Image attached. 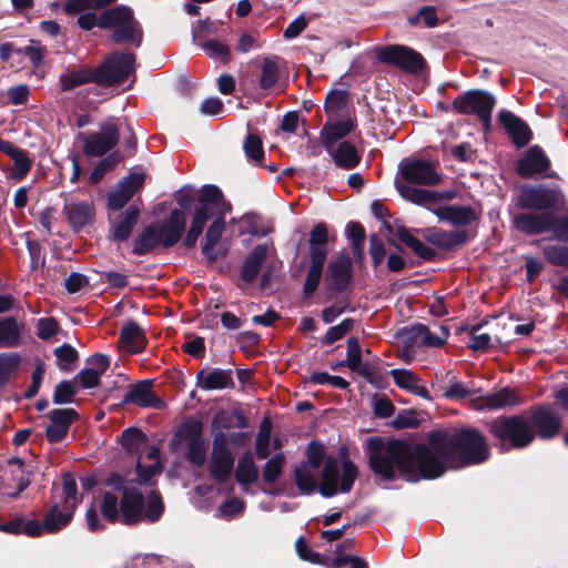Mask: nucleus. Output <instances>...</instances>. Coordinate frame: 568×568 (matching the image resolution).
<instances>
[{
    "label": "nucleus",
    "instance_id": "obj_49",
    "mask_svg": "<svg viewBox=\"0 0 568 568\" xmlns=\"http://www.w3.org/2000/svg\"><path fill=\"white\" fill-rule=\"evenodd\" d=\"M355 320L352 317L344 318L338 325L332 326L321 338L323 345H332L344 338L346 334L353 331Z\"/></svg>",
    "mask_w": 568,
    "mask_h": 568
},
{
    "label": "nucleus",
    "instance_id": "obj_1",
    "mask_svg": "<svg viewBox=\"0 0 568 568\" xmlns=\"http://www.w3.org/2000/svg\"><path fill=\"white\" fill-rule=\"evenodd\" d=\"M371 470L385 481L396 479V469L408 483L433 480L447 469H462L486 463L490 447L486 436L468 426L449 433L436 429L427 434V443L410 444L404 439L369 437L364 445Z\"/></svg>",
    "mask_w": 568,
    "mask_h": 568
},
{
    "label": "nucleus",
    "instance_id": "obj_9",
    "mask_svg": "<svg viewBox=\"0 0 568 568\" xmlns=\"http://www.w3.org/2000/svg\"><path fill=\"white\" fill-rule=\"evenodd\" d=\"M376 57L379 62L396 67L410 74H419L426 68L424 57L413 48L392 44L381 48Z\"/></svg>",
    "mask_w": 568,
    "mask_h": 568
},
{
    "label": "nucleus",
    "instance_id": "obj_21",
    "mask_svg": "<svg viewBox=\"0 0 568 568\" xmlns=\"http://www.w3.org/2000/svg\"><path fill=\"white\" fill-rule=\"evenodd\" d=\"M498 122L517 149L528 145L534 138V133L527 122L509 110L503 109L499 111Z\"/></svg>",
    "mask_w": 568,
    "mask_h": 568
},
{
    "label": "nucleus",
    "instance_id": "obj_63",
    "mask_svg": "<svg viewBox=\"0 0 568 568\" xmlns=\"http://www.w3.org/2000/svg\"><path fill=\"white\" fill-rule=\"evenodd\" d=\"M419 425L420 422L415 409H402L392 420V426L395 429L417 428Z\"/></svg>",
    "mask_w": 568,
    "mask_h": 568
},
{
    "label": "nucleus",
    "instance_id": "obj_6",
    "mask_svg": "<svg viewBox=\"0 0 568 568\" xmlns=\"http://www.w3.org/2000/svg\"><path fill=\"white\" fill-rule=\"evenodd\" d=\"M100 28L113 29L111 39L115 43H134L141 45L143 31L140 22L134 18L133 10L119 4L104 10L100 14Z\"/></svg>",
    "mask_w": 568,
    "mask_h": 568
},
{
    "label": "nucleus",
    "instance_id": "obj_38",
    "mask_svg": "<svg viewBox=\"0 0 568 568\" xmlns=\"http://www.w3.org/2000/svg\"><path fill=\"white\" fill-rule=\"evenodd\" d=\"M149 438L140 428L131 426L125 428L118 438V443L128 455L141 457L142 448L148 444Z\"/></svg>",
    "mask_w": 568,
    "mask_h": 568
},
{
    "label": "nucleus",
    "instance_id": "obj_14",
    "mask_svg": "<svg viewBox=\"0 0 568 568\" xmlns=\"http://www.w3.org/2000/svg\"><path fill=\"white\" fill-rule=\"evenodd\" d=\"M551 168V162L544 149L534 144L526 150L524 155L516 163V173L524 178L530 179L536 175H546L548 178H556V173H547Z\"/></svg>",
    "mask_w": 568,
    "mask_h": 568
},
{
    "label": "nucleus",
    "instance_id": "obj_31",
    "mask_svg": "<svg viewBox=\"0 0 568 568\" xmlns=\"http://www.w3.org/2000/svg\"><path fill=\"white\" fill-rule=\"evenodd\" d=\"M267 256V245L266 244H257L252 251L246 255L242 267H241V278L245 283H253L262 268V265Z\"/></svg>",
    "mask_w": 568,
    "mask_h": 568
},
{
    "label": "nucleus",
    "instance_id": "obj_34",
    "mask_svg": "<svg viewBox=\"0 0 568 568\" xmlns=\"http://www.w3.org/2000/svg\"><path fill=\"white\" fill-rule=\"evenodd\" d=\"M339 469L336 459L328 456L321 473L320 494L325 498L335 496L338 490Z\"/></svg>",
    "mask_w": 568,
    "mask_h": 568
},
{
    "label": "nucleus",
    "instance_id": "obj_47",
    "mask_svg": "<svg viewBox=\"0 0 568 568\" xmlns=\"http://www.w3.org/2000/svg\"><path fill=\"white\" fill-rule=\"evenodd\" d=\"M122 160L123 155L119 151H113L104 155L90 173L91 183H99L105 173L113 170Z\"/></svg>",
    "mask_w": 568,
    "mask_h": 568
},
{
    "label": "nucleus",
    "instance_id": "obj_12",
    "mask_svg": "<svg viewBox=\"0 0 568 568\" xmlns=\"http://www.w3.org/2000/svg\"><path fill=\"white\" fill-rule=\"evenodd\" d=\"M528 422L535 432V438L544 440L555 438L562 427V417L548 405L532 407Z\"/></svg>",
    "mask_w": 568,
    "mask_h": 568
},
{
    "label": "nucleus",
    "instance_id": "obj_5",
    "mask_svg": "<svg viewBox=\"0 0 568 568\" xmlns=\"http://www.w3.org/2000/svg\"><path fill=\"white\" fill-rule=\"evenodd\" d=\"M568 200L558 184H524L519 189L515 205L523 211L549 212L565 209Z\"/></svg>",
    "mask_w": 568,
    "mask_h": 568
},
{
    "label": "nucleus",
    "instance_id": "obj_36",
    "mask_svg": "<svg viewBox=\"0 0 568 568\" xmlns=\"http://www.w3.org/2000/svg\"><path fill=\"white\" fill-rule=\"evenodd\" d=\"M355 129V123L351 119L337 121L333 124H325L321 131L322 144L326 151H331V148L335 143L348 135Z\"/></svg>",
    "mask_w": 568,
    "mask_h": 568
},
{
    "label": "nucleus",
    "instance_id": "obj_17",
    "mask_svg": "<svg viewBox=\"0 0 568 568\" xmlns=\"http://www.w3.org/2000/svg\"><path fill=\"white\" fill-rule=\"evenodd\" d=\"M142 205V201H135L111 221L108 235L111 242L123 243L131 237L140 221Z\"/></svg>",
    "mask_w": 568,
    "mask_h": 568
},
{
    "label": "nucleus",
    "instance_id": "obj_10",
    "mask_svg": "<svg viewBox=\"0 0 568 568\" xmlns=\"http://www.w3.org/2000/svg\"><path fill=\"white\" fill-rule=\"evenodd\" d=\"M437 162L424 159H403L399 163V172L407 183L414 185L433 186L443 181L437 171Z\"/></svg>",
    "mask_w": 568,
    "mask_h": 568
},
{
    "label": "nucleus",
    "instance_id": "obj_43",
    "mask_svg": "<svg viewBox=\"0 0 568 568\" xmlns=\"http://www.w3.org/2000/svg\"><path fill=\"white\" fill-rule=\"evenodd\" d=\"M325 262L326 260L321 258L318 254H315L314 258H311V265L303 286L304 298H311L317 290L322 280Z\"/></svg>",
    "mask_w": 568,
    "mask_h": 568
},
{
    "label": "nucleus",
    "instance_id": "obj_57",
    "mask_svg": "<svg viewBox=\"0 0 568 568\" xmlns=\"http://www.w3.org/2000/svg\"><path fill=\"white\" fill-rule=\"evenodd\" d=\"M542 254L549 264L568 268V245H547Z\"/></svg>",
    "mask_w": 568,
    "mask_h": 568
},
{
    "label": "nucleus",
    "instance_id": "obj_2",
    "mask_svg": "<svg viewBox=\"0 0 568 568\" xmlns=\"http://www.w3.org/2000/svg\"><path fill=\"white\" fill-rule=\"evenodd\" d=\"M101 514L110 524L120 523L124 526H136L141 523L154 524L164 513V504L160 495L153 494L145 499L138 487L125 489L119 500L113 493L102 495Z\"/></svg>",
    "mask_w": 568,
    "mask_h": 568
},
{
    "label": "nucleus",
    "instance_id": "obj_24",
    "mask_svg": "<svg viewBox=\"0 0 568 568\" xmlns=\"http://www.w3.org/2000/svg\"><path fill=\"white\" fill-rule=\"evenodd\" d=\"M196 386L203 390L233 389V369L202 368L196 373Z\"/></svg>",
    "mask_w": 568,
    "mask_h": 568
},
{
    "label": "nucleus",
    "instance_id": "obj_37",
    "mask_svg": "<svg viewBox=\"0 0 568 568\" xmlns=\"http://www.w3.org/2000/svg\"><path fill=\"white\" fill-rule=\"evenodd\" d=\"M204 439L203 423L200 419L189 418L182 423L178 430L174 433L170 440V446H174L182 442H186L187 445H191Z\"/></svg>",
    "mask_w": 568,
    "mask_h": 568
},
{
    "label": "nucleus",
    "instance_id": "obj_59",
    "mask_svg": "<svg viewBox=\"0 0 568 568\" xmlns=\"http://www.w3.org/2000/svg\"><path fill=\"white\" fill-rule=\"evenodd\" d=\"M13 166L11 169V178L14 180H22L30 172L32 162L28 156L26 150H20L14 156L11 158Z\"/></svg>",
    "mask_w": 568,
    "mask_h": 568
},
{
    "label": "nucleus",
    "instance_id": "obj_20",
    "mask_svg": "<svg viewBox=\"0 0 568 568\" xmlns=\"http://www.w3.org/2000/svg\"><path fill=\"white\" fill-rule=\"evenodd\" d=\"M422 234L427 243L447 252L464 246L476 235L464 229L454 231L426 229Z\"/></svg>",
    "mask_w": 568,
    "mask_h": 568
},
{
    "label": "nucleus",
    "instance_id": "obj_48",
    "mask_svg": "<svg viewBox=\"0 0 568 568\" xmlns=\"http://www.w3.org/2000/svg\"><path fill=\"white\" fill-rule=\"evenodd\" d=\"M243 150L248 161L256 165H262L264 159L263 141L256 133H247L243 143Z\"/></svg>",
    "mask_w": 568,
    "mask_h": 568
},
{
    "label": "nucleus",
    "instance_id": "obj_42",
    "mask_svg": "<svg viewBox=\"0 0 568 568\" xmlns=\"http://www.w3.org/2000/svg\"><path fill=\"white\" fill-rule=\"evenodd\" d=\"M310 258L318 254L321 258H327L328 230L325 223H317L310 232Z\"/></svg>",
    "mask_w": 568,
    "mask_h": 568
},
{
    "label": "nucleus",
    "instance_id": "obj_18",
    "mask_svg": "<svg viewBox=\"0 0 568 568\" xmlns=\"http://www.w3.org/2000/svg\"><path fill=\"white\" fill-rule=\"evenodd\" d=\"M45 416L50 420L45 428V438L50 444L62 442L71 425L80 419V415L74 408H54Z\"/></svg>",
    "mask_w": 568,
    "mask_h": 568
},
{
    "label": "nucleus",
    "instance_id": "obj_25",
    "mask_svg": "<svg viewBox=\"0 0 568 568\" xmlns=\"http://www.w3.org/2000/svg\"><path fill=\"white\" fill-rule=\"evenodd\" d=\"M433 212L440 221L448 222L456 227L470 225L480 219V212L473 206L445 205Z\"/></svg>",
    "mask_w": 568,
    "mask_h": 568
},
{
    "label": "nucleus",
    "instance_id": "obj_46",
    "mask_svg": "<svg viewBox=\"0 0 568 568\" xmlns=\"http://www.w3.org/2000/svg\"><path fill=\"white\" fill-rule=\"evenodd\" d=\"M62 505L63 509H77L82 501V497L78 496V486L74 476L71 473L62 475Z\"/></svg>",
    "mask_w": 568,
    "mask_h": 568
},
{
    "label": "nucleus",
    "instance_id": "obj_27",
    "mask_svg": "<svg viewBox=\"0 0 568 568\" xmlns=\"http://www.w3.org/2000/svg\"><path fill=\"white\" fill-rule=\"evenodd\" d=\"M225 232V216L219 214L207 226L202 241L201 251L210 263H215L220 253L215 248Z\"/></svg>",
    "mask_w": 568,
    "mask_h": 568
},
{
    "label": "nucleus",
    "instance_id": "obj_41",
    "mask_svg": "<svg viewBox=\"0 0 568 568\" xmlns=\"http://www.w3.org/2000/svg\"><path fill=\"white\" fill-rule=\"evenodd\" d=\"M22 327L13 316L0 318V347L13 348L20 345Z\"/></svg>",
    "mask_w": 568,
    "mask_h": 568
},
{
    "label": "nucleus",
    "instance_id": "obj_64",
    "mask_svg": "<svg viewBox=\"0 0 568 568\" xmlns=\"http://www.w3.org/2000/svg\"><path fill=\"white\" fill-rule=\"evenodd\" d=\"M144 179L145 175L143 173H130L118 183V187H120L129 196L133 197L135 193L143 186Z\"/></svg>",
    "mask_w": 568,
    "mask_h": 568
},
{
    "label": "nucleus",
    "instance_id": "obj_45",
    "mask_svg": "<svg viewBox=\"0 0 568 568\" xmlns=\"http://www.w3.org/2000/svg\"><path fill=\"white\" fill-rule=\"evenodd\" d=\"M220 417H223V413L216 414L212 420L213 426V439L211 453H232L230 449V437L223 429H227L230 426L227 423L220 424Z\"/></svg>",
    "mask_w": 568,
    "mask_h": 568
},
{
    "label": "nucleus",
    "instance_id": "obj_62",
    "mask_svg": "<svg viewBox=\"0 0 568 568\" xmlns=\"http://www.w3.org/2000/svg\"><path fill=\"white\" fill-rule=\"evenodd\" d=\"M348 93L344 90H332L327 93L324 110L326 113H336L343 110L347 103Z\"/></svg>",
    "mask_w": 568,
    "mask_h": 568
},
{
    "label": "nucleus",
    "instance_id": "obj_58",
    "mask_svg": "<svg viewBox=\"0 0 568 568\" xmlns=\"http://www.w3.org/2000/svg\"><path fill=\"white\" fill-rule=\"evenodd\" d=\"M424 332L425 325L422 323H416L408 327L400 328L396 336L402 339L405 348H413L416 344L422 343V336Z\"/></svg>",
    "mask_w": 568,
    "mask_h": 568
},
{
    "label": "nucleus",
    "instance_id": "obj_32",
    "mask_svg": "<svg viewBox=\"0 0 568 568\" xmlns=\"http://www.w3.org/2000/svg\"><path fill=\"white\" fill-rule=\"evenodd\" d=\"M333 159L334 164L343 170H353L362 161V154L349 141L341 142L337 148H331L327 151Z\"/></svg>",
    "mask_w": 568,
    "mask_h": 568
},
{
    "label": "nucleus",
    "instance_id": "obj_52",
    "mask_svg": "<svg viewBox=\"0 0 568 568\" xmlns=\"http://www.w3.org/2000/svg\"><path fill=\"white\" fill-rule=\"evenodd\" d=\"M285 456L283 453L273 455L263 467V480L267 484L275 483L283 473Z\"/></svg>",
    "mask_w": 568,
    "mask_h": 568
},
{
    "label": "nucleus",
    "instance_id": "obj_39",
    "mask_svg": "<svg viewBox=\"0 0 568 568\" xmlns=\"http://www.w3.org/2000/svg\"><path fill=\"white\" fill-rule=\"evenodd\" d=\"M260 476L258 468L254 462L251 452H245L239 459L235 467V479L243 486H250L257 481Z\"/></svg>",
    "mask_w": 568,
    "mask_h": 568
},
{
    "label": "nucleus",
    "instance_id": "obj_4",
    "mask_svg": "<svg viewBox=\"0 0 568 568\" xmlns=\"http://www.w3.org/2000/svg\"><path fill=\"white\" fill-rule=\"evenodd\" d=\"M485 428L500 452L521 450L535 440V432L523 415H499L485 422Z\"/></svg>",
    "mask_w": 568,
    "mask_h": 568
},
{
    "label": "nucleus",
    "instance_id": "obj_26",
    "mask_svg": "<svg viewBox=\"0 0 568 568\" xmlns=\"http://www.w3.org/2000/svg\"><path fill=\"white\" fill-rule=\"evenodd\" d=\"M63 212L74 232L82 231L94 222L95 213L92 203L87 201H73L65 203Z\"/></svg>",
    "mask_w": 568,
    "mask_h": 568
},
{
    "label": "nucleus",
    "instance_id": "obj_44",
    "mask_svg": "<svg viewBox=\"0 0 568 568\" xmlns=\"http://www.w3.org/2000/svg\"><path fill=\"white\" fill-rule=\"evenodd\" d=\"M293 477L301 495L310 496L318 489L320 485H317L316 478L306 463H302L294 468Z\"/></svg>",
    "mask_w": 568,
    "mask_h": 568
},
{
    "label": "nucleus",
    "instance_id": "obj_33",
    "mask_svg": "<svg viewBox=\"0 0 568 568\" xmlns=\"http://www.w3.org/2000/svg\"><path fill=\"white\" fill-rule=\"evenodd\" d=\"M120 342L130 347L131 353L139 354L148 345V338L143 328L132 320L126 321L120 331Z\"/></svg>",
    "mask_w": 568,
    "mask_h": 568
},
{
    "label": "nucleus",
    "instance_id": "obj_53",
    "mask_svg": "<svg viewBox=\"0 0 568 568\" xmlns=\"http://www.w3.org/2000/svg\"><path fill=\"white\" fill-rule=\"evenodd\" d=\"M222 199L223 193L219 186L213 184H205L200 191L197 199L199 205L196 207H204L214 211V207L219 205Z\"/></svg>",
    "mask_w": 568,
    "mask_h": 568
},
{
    "label": "nucleus",
    "instance_id": "obj_29",
    "mask_svg": "<svg viewBox=\"0 0 568 568\" xmlns=\"http://www.w3.org/2000/svg\"><path fill=\"white\" fill-rule=\"evenodd\" d=\"M233 453H211L207 469L212 479L220 485L225 484L234 470Z\"/></svg>",
    "mask_w": 568,
    "mask_h": 568
},
{
    "label": "nucleus",
    "instance_id": "obj_55",
    "mask_svg": "<svg viewBox=\"0 0 568 568\" xmlns=\"http://www.w3.org/2000/svg\"><path fill=\"white\" fill-rule=\"evenodd\" d=\"M199 44L210 58L219 59L223 63H227L231 60L230 48L215 39L201 41Z\"/></svg>",
    "mask_w": 568,
    "mask_h": 568
},
{
    "label": "nucleus",
    "instance_id": "obj_51",
    "mask_svg": "<svg viewBox=\"0 0 568 568\" xmlns=\"http://www.w3.org/2000/svg\"><path fill=\"white\" fill-rule=\"evenodd\" d=\"M78 388L72 381L63 379L54 387L52 402L55 405H65L74 402Z\"/></svg>",
    "mask_w": 568,
    "mask_h": 568
},
{
    "label": "nucleus",
    "instance_id": "obj_7",
    "mask_svg": "<svg viewBox=\"0 0 568 568\" xmlns=\"http://www.w3.org/2000/svg\"><path fill=\"white\" fill-rule=\"evenodd\" d=\"M134 53L115 51L100 64L92 67L94 84L102 88L120 85L134 72Z\"/></svg>",
    "mask_w": 568,
    "mask_h": 568
},
{
    "label": "nucleus",
    "instance_id": "obj_28",
    "mask_svg": "<svg viewBox=\"0 0 568 568\" xmlns=\"http://www.w3.org/2000/svg\"><path fill=\"white\" fill-rule=\"evenodd\" d=\"M94 83L92 67L80 64L68 68L67 71L59 77L58 91L60 93L69 92L78 87Z\"/></svg>",
    "mask_w": 568,
    "mask_h": 568
},
{
    "label": "nucleus",
    "instance_id": "obj_22",
    "mask_svg": "<svg viewBox=\"0 0 568 568\" xmlns=\"http://www.w3.org/2000/svg\"><path fill=\"white\" fill-rule=\"evenodd\" d=\"M549 212L527 211L513 219V226L526 236H536L549 232Z\"/></svg>",
    "mask_w": 568,
    "mask_h": 568
},
{
    "label": "nucleus",
    "instance_id": "obj_19",
    "mask_svg": "<svg viewBox=\"0 0 568 568\" xmlns=\"http://www.w3.org/2000/svg\"><path fill=\"white\" fill-rule=\"evenodd\" d=\"M280 80V67L275 58H264L254 74L240 80L241 87L270 91Z\"/></svg>",
    "mask_w": 568,
    "mask_h": 568
},
{
    "label": "nucleus",
    "instance_id": "obj_56",
    "mask_svg": "<svg viewBox=\"0 0 568 568\" xmlns=\"http://www.w3.org/2000/svg\"><path fill=\"white\" fill-rule=\"evenodd\" d=\"M549 232L552 237L561 243H568V209L565 214L556 216L549 212Z\"/></svg>",
    "mask_w": 568,
    "mask_h": 568
},
{
    "label": "nucleus",
    "instance_id": "obj_3",
    "mask_svg": "<svg viewBox=\"0 0 568 568\" xmlns=\"http://www.w3.org/2000/svg\"><path fill=\"white\" fill-rule=\"evenodd\" d=\"M186 213L172 209L169 215L160 223L153 222L146 225L132 243V254L136 256L148 255L162 245L171 248L178 244L185 232Z\"/></svg>",
    "mask_w": 568,
    "mask_h": 568
},
{
    "label": "nucleus",
    "instance_id": "obj_50",
    "mask_svg": "<svg viewBox=\"0 0 568 568\" xmlns=\"http://www.w3.org/2000/svg\"><path fill=\"white\" fill-rule=\"evenodd\" d=\"M396 190L403 199L416 205H426L429 203L430 190L419 189L402 183H396Z\"/></svg>",
    "mask_w": 568,
    "mask_h": 568
},
{
    "label": "nucleus",
    "instance_id": "obj_60",
    "mask_svg": "<svg viewBox=\"0 0 568 568\" xmlns=\"http://www.w3.org/2000/svg\"><path fill=\"white\" fill-rule=\"evenodd\" d=\"M207 446L205 439L187 445L185 458L194 467L201 468L206 462Z\"/></svg>",
    "mask_w": 568,
    "mask_h": 568
},
{
    "label": "nucleus",
    "instance_id": "obj_16",
    "mask_svg": "<svg viewBox=\"0 0 568 568\" xmlns=\"http://www.w3.org/2000/svg\"><path fill=\"white\" fill-rule=\"evenodd\" d=\"M354 280V267L347 254L338 255L327 266L326 291L329 293L345 292Z\"/></svg>",
    "mask_w": 568,
    "mask_h": 568
},
{
    "label": "nucleus",
    "instance_id": "obj_23",
    "mask_svg": "<svg viewBox=\"0 0 568 568\" xmlns=\"http://www.w3.org/2000/svg\"><path fill=\"white\" fill-rule=\"evenodd\" d=\"M477 402L478 409L499 410L521 405L524 403V397L516 388L506 386L495 393L479 396Z\"/></svg>",
    "mask_w": 568,
    "mask_h": 568
},
{
    "label": "nucleus",
    "instance_id": "obj_61",
    "mask_svg": "<svg viewBox=\"0 0 568 568\" xmlns=\"http://www.w3.org/2000/svg\"><path fill=\"white\" fill-rule=\"evenodd\" d=\"M362 362V349L357 337H349L347 339V357L341 361L339 365H346L351 371L359 368Z\"/></svg>",
    "mask_w": 568,
    "mask_h": 568
},
{
    "label": "nucleus",
    "instance_id": "obj_35",
    "mask_svg": "<svg viewBox=\"0 0 568 568\" xmlns=\"http://www.w3.org/2000/svg\"><path fill=\"white\" fill-rule=\"evenodd\" d=\"M396 236L422 261L434 262L437 260L436 251L427 246L422 240L414 236L407 227L399 226L396 231Z\"/></svg>",
    "mask_w": 568,
    "mask_h": 568
},
{
    "label": "nucleus",
    "instance_id": "obj_15",
    "mask_svg": "<svg viewBox=\"0 0 568 568\" xmlns=\"http://www.w3.org/2000/svg\"><path fill=\"white\" fill-rule=\"evenodd\" d=\"M152 386L153 379H143L131 384L121 399L120 405L124 406L132 404L138 407L154 408L159 410L166 408L165 400L152 390Z\"/></svg>",
    "mask_w": 568,
    "mask_h": 568
},
{
    "label": "nucleus",
    "instance_id": "obj_30",
    "mask_svg": "<svg viewBox=\"0 0 568 568\" xmlns=\"http://www.w3.org/2000/svg\"><path fill=\"white\" fill-rule=\"evenodd\" d=\"M213 210L204 207H195L192 214L189 229H185L183 237V245L187 250L195 247L199 237L202 235L207 222L213 217Z\"/></svg>",
    "mask_w": 568,
    "mask_h": 568
},
{
    "label": "nucleus",
    "instance_id": "obj_11",
    "mask_svg": "<svg viewBox=\"0 0 568 568\" xmlns=\"http://www.w3.org/2000/svg\"><path fill=\"white\" fill-rule=\"evenodd\" d=\"M74 511V509H61L58 503H53L42 523L38 519L29 520L27 536L37 538L43 534H58L72 521Z\"/></svg>",
    "mask_w": 568,
    "mask_h": 568
},
{
    "label": "nucleus",
    "instance_id": "obj_40",
    "mask_svg": "<svg viewBox=\"0 0 568 568\" xmlns=\"http://www.w3.org/2000/svg\"><path fill=\"white\" fill-rule=\"evenodd\" d=\"M338 458L341 459L342 477L339 483V491L349 493L358 477L357 466L349 459L348 448L343 445L338 448Z\"/></svg>",
    "mask_w": 568,
    "mask_h": 568
},
{
    "label": "nucleus",
    "instance_id": "obj_8",
    "mask_svg": "<svg viewBox=\"0 0 568 568\" xmlns=\"http://www.w3.org/2000/svg\"><path fill=\"white\" fill-rule=\"evenodd\" d=\"M82 152L88 158H102L111 152L120 141V129L114 118L100 124L98 132L79 133Z\"/></svg>",
    "mask_w": 568,
    "mask_h": 568
},
{
    "label": "nucleus",
    "instance_id": "obj_54",
    "mask_svg": "<svg viewBox=\"0 0 568 568\" xmlns=\"http://www.w3.org/2000/svg\"><path fill=\"white\" fill-rule=\"evenodd\" d=\"M20 356L17 353H1L0 354V388L3 387L10 379L20 365Z\"/></svg>",
    "mask_w": 568,
    "mask_h": 568
},
{
    "label": "nucleus",
    "instance_id": "obj_13",
    "mask_svg": "<svg viewBox=\"0 0 568 568\" xmlns=\"http://www.w3.org/2000/svg\"><path fill=\"white\" fill-rule=\"evenodd\" d=\"M495 105L496 98L493 93L481 89H473L457 95L452 103V109L458 114H475L478 116L488 110H494Z\"/></svg>",
    "mask_w": 568,
    "mask_h": 568
}]
</instances>
